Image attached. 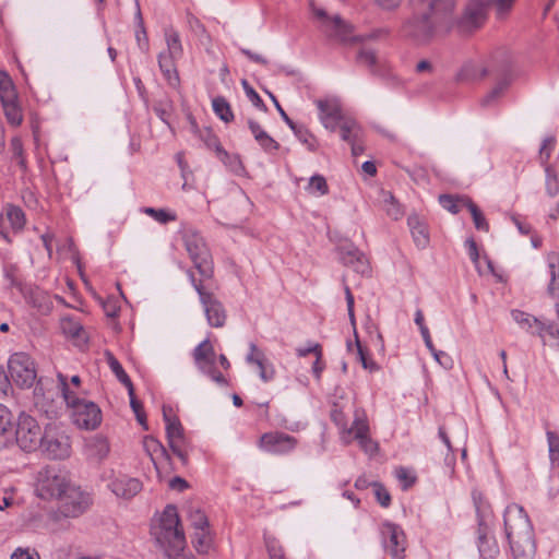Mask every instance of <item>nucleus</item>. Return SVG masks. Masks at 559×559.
I'll return each mask as SVG.
<instances>
[{"instance_id":"1","label":"nucleus","mask_w":559,"mask_h":559,"mask_svg":"<svg viewBox=\"0 0 559 559\" xmlns=\"http://www.w3.org/2000/svg\"><path fill=\"white\" fill-rule=\"evenodd\" d=\"M455 0H418L420 13L404 25L406 36L417 41H427L438 27L449 28Z\"/></svg>"},{"instance_id":"2","label":"nucleus","mask_w":559,"mask_h":559,"mask_svg":"<svg viewBox=\"0 0 559 559\" xmlns=\"http://www.w3.org/2000/svg\"><path fill=\"white\" fill-rule=\"evenodd\" d=\"M503 526L513 559H533L536 552L534 530L522 506L511 503L506 508Z\"/></svg>"},{"instance_id":"3","label":"nucleus","mask_w":559,"mask_h":559,"mask_svg":"<svg viewBox=\"0 0 559 559\" xmlns=\"http://www.w3.org/2000/svg\"><path fill=\"white\" fill-rule=\"evenodd\" d=\"M151 535L166 559L178 557L183 552L187 540L176 506L165 507L158 520L152 524Z\"/></svg>"},{"instance_id":"4","label":"nucleus","mask_w":559,"mask_h":559,"mask_svg":"<svg viewBox=\"0 0 559 559\" xmlns=\"http://www.w3.org/2000/svg\"><path fill=\"white\" fill-rule=\"evenodd\" d=\"M58 380L62 396L67 405L72 409L71 417L73 424L81 429L94 430L99 427L103 415L99 406L85 399H80L70 390L68 379L64 374L58 373Z\"/></svg>"},{"instance_id":"5","label":"nucleus","mask_w":559,"mask_h":559,"mask_svg":"<svg viewBox=\"0 0 559 559\" xmlns=\"http://www.w3.org/2000/svg\"><path fill=\"white\" fill-rule=\"evenodd\" d=\"M183 246L202 280H210L214 274L213 259L203 237L191 227L181 230Z\"/></svg>"},{"instance_id":"6","label":"nucleus","mask_w":559,"mask_h":559,"mask_svg":"<svg viewBox=\"0 0 559 559\" xmlns=\"http://www.w3.org/2000/svg\"><path fill=\"white\" fill-rule=\"evenodd\" d=\"M474 503L477 516L476 546L479 556L483 559H495L499 556L500 548L487 522L488 506L486 502H483L480 498L476 499V497H474Z\"/></svg>"},{"instance_id":"7","label":"nucleus","mask_w":559,"mask_h":559,"mask_svg":"<svg viewBox=\"0 0 559 559\" xmlns=\"http://www.w3.org/2000/svg\"><path fill=\"white\" fill-rule=\"evenodd\" d=\"M92 504L91 493L70 483L58 499V513L63 518L75 519L84 514Z\"/></svg>"},{"instance_id":"8","label":"nucleus","mask_w":559,"mask_h":559,"mask_svg":"<svg viewBox=\"0 0 559 559\" xmlns=\"http://www.w3.org/2000/svg\"><path fill=\"white\" fill-rule=\"evenodd\" d=\"M313 14L320 22V31L331 40L355 43L365 39L362 36H353V26L338 15L329 16L323 9H314Z\"/></svg>"},{"instance_id":"9","label":"nucleus","mask_w":559,"mask_h":559,"mask_svg":"<svg viewBox=\"0 0 559 559\" xmlns=\"http://www.w3.org/2000/svg\"><path fill=\"white\" fill-rule=\"evenodd\" d=\"M43 432L37 420L25 413H21L15 429V442L25 452L36 451L43 442Z\"/></svg>"},{"instance_id":"10","label":"nucleus","mask_w":559,"mask_h":559,"mask_svg":"<svg viewBox=\"0 0 559 559\" xmlns=\"http://www.w3.org/2000/svg\"><path fill=\"white\" fill-rule=\"evenodd\" d=\"M8 370L11 380L20 388H31L36 380V368L33 358L24 352L10 356Z\"/></svg>"},{"instance_id":"11","label":"nucleus","mask_w":559,"mask_h":559,"mask_svg":"<svg viewBox=\"0 0 559 559\" xmlns=\"http://www.w3.org/2000/svg\"><path fill=\"white\" fill-rule=\"evenodd\" d=\"M171 408L163 407V417L166 424V437L173 453L177 455L183 465L188 463V441L183 433V427L176 416L170 415Z\"/></svg>"},{"instance_id":"12","label":"nucleus","mask_w":559,"mask_h":559,"mask_svg":"<svg viewBox=\"0 0 559 559\" xmlns=\"http://www.w3.org/2000/svg\"><path fill=\"white\" fill-rule=\"evenodd\" d=\"M70 480L62 474L56 473L53 469H46L40 473L38 479L37 491L41 499H59Z\"/></svg>"},{"instance_id":"13","label":"nucleus","mask_w":559,"mask_h":559,"mask_svg":"<svg viewBox=\"0 0 559 559\" xmlns=\"http://www.w3.org/2000/svg\"><path fill=\"white\" fill-rule=\"evenodd\" d=\"M382 543L393 559L405 557L406 536L401 526L391 522L381 525Z\"/></svg>"},{"instance_id":"14","label":"nucleus","mask_w":559,"mask_h":559,"mask_svg":"<svg viewBox=\"0 0 559 559\" xmlns=\"http://www.w3.org/2000/svg\"><path fill=\"white\" fill-rule=\"evenodd\" d=\"M298 444L295 437L285 432H265L260 437L259 447L261 450L276 455H284L292 452Z\"/></svg>"},{"instance_id":"15","label":"nucleus","mask_w":559,"mask_h":559,"mask_svg":"<svg viewBox=\"0 0 559 559\" xmlns=\"http://www.w3.org/2000/svg\"><path fill=\"white\" fill-rule=\"evenodd\" d=\"M486 20V7L479 0L471 1L461 19L457 21V28L461 33L467 34L479 28Z\"/></svg>"},{"instance_id":"16","label":"nucleus","mask_w":559,"mask_h":559,"mask_svg":"<svg viewBox=\"0 0 559 559\" xmlns=\"http://www.w3.org/2000/svg\"><path fill=\"white\" fill-rule=\"evenodd\" d=\"M40 449L49 459L63 460L70 456V442L64 436H56L50 431H45Z\"/></svg>"},{"instance_id":"17","label":"nucleus","mask_w":559,"mask_h":559,"mask_svg":"<svg viewBox=\"0 0 559 559\" xmlns=\"http://www.w3.org/2000/svg\"><path fill=\"white\" fill-rule=\"evenodd\" d=\"M200 302L203 306L207 323L213 328H222L226 323L227 313L224 305L213 293L201 294Z\"/></svg>"},{"instance_id":"18","label":"nucleus","mask_w":559,"mask_h":559,"mask_svg":"<svg viewBox=\"0 0 559 559\" xmlns=\"http://www.w3.org/2000/svg\"><path fill=\"white\" fill-rule=\"evenodd\" d=\"M340 260L346 266H350L361 275L370 273V265L367 257L354 245H345L338 248Z\"/></svg>"},{"instance_id":"19","label":"nucleus","mask_w":559,"mask_h":559,"mask_svg":"<svg viewBox=\"0 0 559 559\" xmlns=\"http://www.w3.org/2000/svg\"><path fill=\"white\" fill-rule=\"evenodd\" d=\"M320 120L326 129L334 131L342 120V109L337 99H319L316 102Z\"/></svg>"},{"instance_id":"20","label":"nucleus","mask_w":559,"mask_h":559,"mask_svg":"<svg viewBox=\"0 0 559 559\" xmlns=\"http://www.w3.org/2000/svg\"><path fill=\"white\" fill-rule=\"evenodd\" d=\"M108 487L117 497L129 500L141 491L142 483L138 478L123 475L112 479Z\"/></svg>"},{"instance_id":"21","label":"nucleus","mask_w":559,"mask_h":559,"mask_svg":"<svg viewBox=\"0 0 559 559\" xmlns=\"http://www.w3.org/2000/svg\"><path fill=\"white\" fill-rule=\"evenodd\" d=\"M383 33H384L383 31L378 29V31H373L369 34L361 35L362 37H365V39L362 41L344 43L345 45L361 44V47L357 53L356 60L358 63L368 67L371 70V72H374V68L378 63V57H377V51L373 48L369 47L366 43L378 38Z\"/></svg>"},{"instance_id":"22","label":"nucleus","mask_w":559,"mask_h":559,"mask_svg":"<svg viewBox=\"0 0 559 559\" xmlns=\"http://www.w3.org/2000/svg\"><path fill=\"white\" fill-rule=\"evenodd\" d=\"M192 357L200 372L215 365L216 353L209 338L202 341L193 349Z\"/></svg>"},{"instance_id":"23","label":"nucleus","mask_w":559,"mask_h":559,"mask_svg":"<svg viewBox=\"0 0 559 559\" xmlns=\"http://www.w3.org/2000/svg\"><path fill=\"white\" fill-rule=\"evenodd\" d=\"M110 447L106 437L96 435L85 441V454L88 459L100 462L109 454Z\"/></svg>"},{"instance_id":"24","label":"nucleus","mask_w":559,"mask_h":559,"mask_svg":"<svg viewBox=\"0 0 559 559\" xmlns=\"http://www.w3.org/2000/svg\"><path fill=\"white\" fill-rule=\"evenodd\" d=\"M143 448H144L145 452L148 454V456L151 457V461L157 472H159V461H158L157 455H159L162 459H164L167 463H170L169 453L167 452L165 447L160 443V441L157 440L156 438H154L152 436H145L143 438Z\"/></svg>"},{"instance_id":"25","label":"nucleus","mask_w":559,"mask_h":559,"mask_svg":"<svg viewBox=\"0 0 559 559\" xmlns=\"http://www.w3.org/2000/svg\"><path fill=\"white\" fill-rule=\"evenodd\" d=\"M192 128L198 138L209 150H213L216 156L227 157V151L222 146L218 136L211 128L199 129L195 122H192Z\"/></svg>"},{"instance_id":"26","label":"nucleus","mask_w":559,"mask_h":559,"mask_svg":"<svg viewBox=\"0 0 559 559\" xmlns=\"http://www.w3.org/2000/svg\"><path fill=\"white\" fill-rule=\"evenodd\" d=\"M489 74V70L480 63L468 61L464 63L459 73L456 81L461 83H469L479 81Z\"/></svg>"},{"instance_id":"27","label":"nucleus","mask_w":559,"mask_h":559,"mask_svg":"<svg viewBox=\"0 0 559 559\" xmlns=\"http://www.w3.org/2000/svg\"><path fill=\"white\" fill-rule=\"evenodd\" d=\"M547 266L550 276L547 293L552 298H559V253L549 252L547 254Z\"/></svg>"},{"instance_id":"28","label":"nucleus","mask_w":559,"mask_h":559,"mask_svg":"<svg viewBox=\"0 0 559 559\" xmlns=\"http://www.w3.org/2000/svg\"><path fill=\"white\" fill-rule=\"evenodd\" d=\"M407 225L411 229L413 239L418 248H426L429 243V233L426 224L419 218L418 215H409Z\"/></svg>"},{"instance_id":"29","label":"nucleus","mask_w":559,"mask_h":559,"mask_svg":"<svg viewBox=\"0 0 559 559\" xmlns=\"http://www.w3.org/2000/svg\"><path fill=\"white\" fill-rule=\"evenodd\" d=\"M5 222L8 221L14 233H20L24 229L26 217L24 211L14 204H7L3 209Z\"/></svg>"},{"instance_id":"30","label":"nucleus","mask_w":559,"mask_h":559,"mask_svg":"<svg viewBox=\"0 0 559 559\" xmlns=\"http://www.w3.org/2000/svg\"><path fill=\"white\" fill-rule=\"evenodd\" d=\"M191 544L199 555H207L213 547V535L210 528L194 531Z\"/></svg>"},{"instance_id":"31","label":"nucleus","mask_w":559,"mask_h":559,"mask_svg":"<svg viewBox=\"0 0 559 559\" xmlns=\"http://www.w3.org/2000/svg\"><path fill=\"white\" fill-rule=\"evenodd\" d=\"M106 360L117 379L128 389V394L132 395L133 383L121 364L110 352H106Z\"/></svg>"},{"instance_id":"32","label":"nucleus","mask_w":559,"mask_h":559,"mask_svg":"<svg viewBox=\"0 0 559 559\" xmlns=\"http://www.w3.org/2000/svg\"><path fill=\"white\" fill-rule=\"evenodd\" d=\"M19 99L15 85L5 71H0V102L1 104Z\"/></svg>"},{"instance_id":"33","label":"nucleus","mask_w":559,"mask_h":559,"mask_svg":"<svg viewBox=\"0 0 559 559\" xmlns=\"http://www.w3.org/2000/svg\"><path fill=\"white\" fill-rule=\"evenodd\" d=\"M3 108L4 117L9 124L12 127H19L23 122V110L20 105V100H12L1 104Z\"/></svg>"},{"instance_id":"34","label":"nucleus","mask_w":559,"mask_h":559,"mask_svg":"<svg viewBox=\"0 0 559 559\" xmlns=\"http://www.w3.org/2000/svg\"><path fill=\"white\" fill-rule=\"evenodd\" d=\"M164 33L167 45V50L165 52L167 55L180 58L183 53V49L179 33L171 26L166 27Z\"/></svg>"},{"instance_id":"35","label":"nucleus","mask_w":559,"mask_h":559,"mask_svg":"<svg viewBox=\"0 0 559 559\" xmlns=\"http://www.w3.org/2000/svg\"><path fill=\"white\" fill-rule=\"evenodd\" d=\"M349 435H354V438L359 441V443L369 442L372 444V440L368 436L369 427L365 419L360 418L357 414L355 420L350 428H346L345 430Z\"/></svg>"},{"instance_id":"36","label":"nucleus","mask_w":559,"mask_h":559,"mask_svg":"<svg viewBox=\"0 0 559 559\" xmlns=\"http://www.w3.org/2000/svg\"><path fill=\"white\" fill-rule=\"evenodd\" d=\"M212 107L215 115L223 120L224 122L228 123L231 122L235 118L234 112L231 110V107L227 99L223 96H217L213 98L212 100Z\"/></svg>"},{"instance_id":"37","label":"nucleus","mask_w":559,"mask_h":559,"mask_svg":"<svg viewBox=\"0 0 559 559\" xmlns=\"http://www.w3.org/2000/svg\"><path fill=\"white\" fill-rule=\"evenodd\" d=\"M507 72V70L503 71L502 78L499 80L496 86L481 99V106L486 107L491 105L508 88L510 84V78L508 76Z\"/></svg>"},{"instance_id":"38","label":"nucleus","mask_w":559,"mask_h":559,"mask_svg":"<svg viewBox=\"0 0 559 559\" xmlns=\"http://www.w3.org/2000/svg\"><path fill=\"white\" fill-rule=\"evenodd\" d=\"M463 205L469 211L475 228L477 230L488 231L489 224L480 209L473 202V200H463Z\"/></svg>"},{"instance_id":"39","label":"nucleus","mask_w":559,"mask_h":559,"mask_svg":"<svg viewBox=\"0 0 559 559\" xmlns=\"http://www.w3.org/2000/svg\"><path fill=\"white\" fill-rule=\"evenodd\" d=\"M532 334H537L544 344H546V336L555 341V345L559 347V325L552 321L540 322L539 329L532 331Z\"/></svg>"},{"instance_id":"40","label":"nucleus","mask_w":559,"mask_h":559,"mask_svg":"<svg viewBox=\"0 0 559 559\" xmlns=\"http://www.w3.org/2000/svg\"><path fill=\"white\" fill-rule=\"evenodd\" d=\"M296 138L307 146V148L311 152H316L318 150V141L314 135L302 124H295L294 128H290Z\"/></svg>"},{"instance_id":"41","label":"nucleus","mask_w":559,"mask_h":559,"mask_svg":"<svg viewBox=\"0 0 559 559\" xmlns=\"http://www.w3.org/2000/svg\"><path fill=\"white\" fill-rule=\"evenodd\" d=\"M511 316L518 324L522 328H527L531 333L532 331L539 329L542 321L527 312L522 310H512Z\"/></svg>"},{"instance_id":"42","label":"nucleus","mask_w":559,"mask_h":559,"mask_svg":"<svg viewBox=\"0 0 559 559\" xmlns=\"http://www.w3.org/2000/svg\"><path fill=\"white\" fill-rule=\"evenodd\" d=\"M188 520L194 531L210 528L209 519L200 508L190 507L188 510Z\"/></svg>"},{"instance_id":"43","label":"nucleus","mask_w":559,"mask_h":559,"mask_svg":"<svg viewBox=\"0 0 559 559\" xmlns=\"http://www.w3.org/2000/svg\"><path fill=\"white\" fill-rule=\"evenodd\" d=\"M463 200L472 199L468 197H459L452 194H441L439 197V203L441 204V206L452 214H457L462 210V207H465L463 205Z\"/></svg>"},{"instance_id":"44","label":"nucleus","mask_w":559,"mask_h":559,"mask_svg":"<svg viewBox=\"0 0 559 559\" xmlns=\"http://www.w3.org/2000/svg\"><path fill=\"white\" fill-rule=\"evenodd\" d=\"M545 190L549 198H556L559 194V176L555 167H546Z\"/></svg>"},{"instance_id":"45","label":"nucleus","mask_w":559,"mask_h":559,"mask_svg":"<svg viewBox=\"0 0 559 559\" xmlns=\"http://www.w3.org/2000/svg\"><path fill=\"white\" fill-rule=\"evenodd\" d=\"M383 203L386 214L393 219H399L403 216V209L394 195L389 191H383Z\"/></svg>"},{"instance_id":"46","label":"nucleus","mask_w":559,"mask_h":559,"mask_svg":"<svg viewBox=\"0 0 559 559\" xmlns=\"http://www.w3.org/2000/svg\"><path fill=\"white\" fill-rule=\"evenodd\" d=\"M556 144V140L554 136H547L544 139L539 152H538V160L540 166L546 169V167H554V165L549 164V159L551 156V153L554 151Z\"/></svg>"},{"instance_id":"47","label":"nucleus","mask_w":559,"mask_h":559,"mask_svg":"<svg viewBox=\"0 0 559 559\" xmlns=\"http://www.w3.org/2000/svg\"><path fill=\"white\" fill-rule=\"evenodd\" d=\"M310 194L325 195L329 193V186L326 179L322 175H313L306 187Z\"/></svg>"},{"instance_id":"48","label":"nucleus","mask_w":559,"mask_h":559,"mask_svg":"<svg viewBox=\"0 0 559 559\" xmlns=\"http://www.w3.org/2000/svg\"><path fill=\"white\" fill-rule=\"evenodd\" d=\"M548 452L551 467L559 466V436L555 431H547Z\"/></svg>"},{"instance_id":"49","label":"nucleus","mask_w":559,"mask_h":559,"mask_svg":"<svg viewBox=\"0 0 559 559\" xmlns=\"http://www.w3.org/2000/svg\"><path fill=\"white\" fill-rule=\"evenodd\" d=\"M61 330L64 335L71 338H81L83 333L82 324L72 318H64L61 320Z\"/></svg>"},{"instance_id":"50","label":"nucleus","mask_w":559,"mask_h":559,"mask_svg":"<svg viewBox=\"0 0 559 559\" xmlns=\"http://www.w3.org/2000/svg\"><path fill=\"white\" fill-rule=\"evenodd\" d=\"M359 131V127L354 121H344L340 126L341 139L349 144L358 139Z\"/></svg>"},{"instance_id":"51","label":"nucleus","mask_w":559,"mask_h":559,"mask_svg":"<svg viewBox=\"0 0 559 559\" xmlns=\"http://www.w3.org/2000/svg\"><path fill=\"white\" fill-rule=\"evenodd\" d=\"M241 85L243 87V91L249 98V100L252 103V105L258 108L259 110L266 112L267 107L263 99L260 97V95L255 92V90L248 83L247 80L241 81Z\"/></svg>"},{"instance_id":"52","label":"nucleus","mask_w":559,"mask_h":559,"mask_svg":"<svg viewBox=\"0 0 559 559\" xmlns=\"http://www.w3.org/2000/svg\"><path fill=\"white\" fill-rule=\"evenodd\" d=\"M258 370H259V377L263 382H270L275 377V369L273 364L266 358L262 361H258L255 364Z\"/></svg>"},{"instance_id":"53","label":"nucleus","mask_w":559,"mask_h":559,"mask_svg":"<svg viewBox=\"0 0 559 559\" xmlns=\"http://www.w3.org/2000/svg\"><path fill=\"white\" fill-rule=\"evenodd\" d=\"M12 427V414L10 409L0 404V436L5 437Z\"/></svg>"},{"instance_id":"54","label":"nucleus","mask_w":559,"mask_h":559,"mask_svg":"<svg viewBox=\"0 0 559 559\" xmlns=\"http://www.w3.org/2000/svg\"><path fill=\"white\" fill-rule=\"evenodd\" d=\"M356 345H357L358 357H359V360H360L364 369L369 370L370 372L378 371L380 369V367L378 366V364L376 361H373L372 359H370L367 356V353L362 348V346L357 337H356Z\"/></svg>"},{"instance_id":"55","label":"nucleus","mask_w":559,"mask_h":559,"mask_svg":"<svg viewBox=\"0 0 559 559\" xmlns=\"http://www.w3.org/2000/svg\"><path fill=\"white\" fill-rule=\"evenodd\" d=\"M265 546L270 559H286L283 547L275 538H265Z\"/></svg>"},{"instance_id":"56","label":"nucleus","mask_w":559,"mask_h":559,"mask_svg":"<svg viewBox=\"0 0 559 559\" xmlns=\"http://www.w3.org/2000/svg\"><path fill=\"white\" fill-rule=\"evenodd\" d=\"M371 486L374 489V496L379 504L383 508H388L391 504V496L385 487L380 483H372Z\"/></svg>"},{"instance_id":"57","label":"nucleus","mask_w":559,"mask_h":559,"mask_svg":"<svg viewBox=\"0 0 559 559\" xmlns=\"http://www.w3.org/2000/svg\"><path fill=\"white\" fill-rule=\"evenodd\" d=\"M217 158L229 168L230 171L239 174L242 169V163L238 155H231L227 152V157L217 156Z\"/></svg>"},{"instance_id":"58","label":"nucleus","mask_w":559,"mask_h":559,"mask_svg":"<svg viewBox=\"0 0 559 559\" xmlns=\"http://www.w3.org/2000/svg\"><path fill=\"white\" fill-rule=\"evenodd\" d=\"M396 478L403 484V489L406 490L412 487L416 481V476L413 475L407 468L399 467L395 472Z\"/></svg>"},{"instance_id":"59","label":"nucleus","mask_w":559,"mask_h":559,"mask_svg":"<svg viewBox=\"0 0 559 559\" xmlns=\"http://www.w3.org/2000/svg\"><path fill=\"white\" fill-rule=\"evenodd\" d=\"M11 559H40V555L35 548L19 547L12 552Z\"/></svg>"},{"instance_id":"60","label":"nucleus","mask_w":559,"mask_h":559,"mask_svg":"<svg viewBox=\"0 0 559 559\" xmlns=\"http://www.w3.org/2000/svg\"><path fill=\"white\" fill-rule=\"evenodd\" d=\"M258 144L267 153L275 152L280 148L278 142H276L267 132L255 140Z\"/></svg>"},{"instance_id":"61","label":"nucleus","mask_w":559,"mask_h":559,"mask_svg":"<svg viewBox=\"0 0 559 559\" xmlns=\"http://www.w3.org/2000/svg\"><path fill=\"white\" fill-rule=\"evenodd\" d=\"M266 359L264 353L258 348V346L251 342L249 344V353L246 357V361L249 364V365H255L258 364V361H262Z\"/></svg>"},{"instance_id":"62","label":"nucleus","mask_w":559,"mask_h":559,"mask_svg":"<svg viewBox=\"0 0 559 559\" xmlns=\"http://www.w3.org/2000/svg\"><path fill=\"white\" fill-rule=\"evenodd\" d=\"M331 419L332 421L343 431L347 428V419L344 414V412L337 407V405H334L331 409Z\"/></svg>"},{"instance_id":"63","label":"nucleus","mask_w":559,"mask_h":559,"mask_svg":"<svg viewBox=\"0 0 559 559\" xmlns=\"http://www.w3.org/2000/svg\"><path fill=\"white\" fill-rule=\"evenodd\" d=\"M203 374L207 376L211 380H213L215 383H217L221 386L228 385V381L226 378L219 372L215 365L210 366V368H206L205 370L201 371Z\"/></svg>"},{"instance_id":"64","label":"nucleus","mask_w":559,"mask_h":559,"mask_svg":"<svg viewBox=\"0 0 559 559\" xmlns=\"http://www.w3.org/2000/svg\"><path fill=\"white\" fill-rule=\"evenodd\" d=\"M153 218L160 224H167L169 222H175L177 219V215L176 213L165 209H156Z\"/></svg>"}]
</instances>
